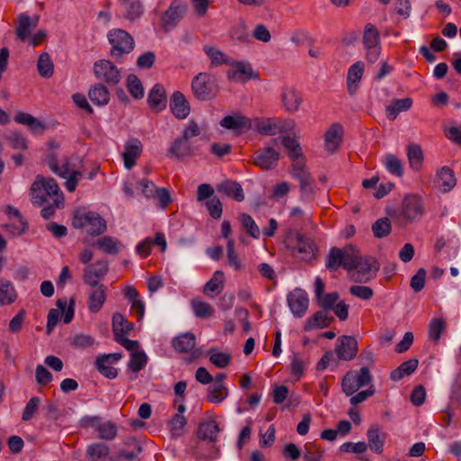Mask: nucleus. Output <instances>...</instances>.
Masks as SVG:
<instances>
[{
    "mask_svg": "<svg viewBox=\"0 0 461 461\" xmlns=\"http://www.w3.org/2000/svg\"><path fill=\"white\" fill-rule=\"evenodd\" d=\"M325 265L330 271H336L342 267L348 271L355 281L360 283L375 278L380 267L375 258L361 256L353 246L343 249L331 248L326 257Z\"/></svg>",
    "mask_w": 461,
    "mask_h": 461,
    "instance_id": "1",
    "label": "nucleus"
},
{
    "mask_svg": "<svg viewBox=\"0 0 461 461\" xmlns=\"http://www.w3.org/2000/svg\"><path fill=\"white\" fill-rule=\"evenodd\" d=\"M32 202L35 205H43L45 202L53 200L56 197H63L59 194L58 184L53 178H44L41 176H37L36 180L32 183L30 188Z\"/></svg>",
    "mask_w": 461,
    "mask_h": 461,
    "instance_id": "2",
    "label": "nucleus"
},
{
    "mask_svg": "<svg viewBox=\"0 0 461 461\" xmlns=\"http://www.w3.org/2000/svg\"><path fill=\"white\" fill-rule=\"evenodd\" d=\"M77 229L86 228L90 235H100L106 230V221L95 212H77L72 221Z\"/></svg>",
    "mask_w": 461,
    "mask_h": 461,
    "instance_id": "3",
    "label": "nucleus"
},
{
    "mask_svg": "<svg viewBox=\"0 0 461 461\" xmlns=\"http://www.w3.org/2000/svg\"><path fill=\"white\" fill-rule=\"evenodd\" d=\"M108 40L112 45L110 54L116 60L134 49L133 38L124 30L113 29L110 31Z\"/></svg>",
    "mask_w": 461,
    "mask_h": 461,
    "instance_id": "4",
    "label": "nucleus"
},
{
    "mask_svg": "<svg viewBox=\"0 0 461 461\" xmlns=\"http://www.w3.org/2000/svg\"><path fill=\"white\" fill-rule=\"evenodd\" d=\"M50 168L57 175L67 178L65 183L66 188L72 193L76 190L77 181L81 173L77 170L71 169L69 162L66 160L61 167L59 166L58 159L55 156L50 155L47 158Z\"/></svg>",
    "mask_w": 461,
    "mask_h": 461,
    "instance_id": "5",
    "label": "nucleus"
},
{
    "mask_svg": "<svg viewBox=\"0 0 461 461\" xmlns=\"http://www.w3.org/2000/svg\"><path fill=\"white\" fill-rule=\"evenodd\" d=\"M187 11V5L183 0H173L168 8L161 16V28L164 32H169L176 28L184 18Z\"/></svg>",
    "mask_w": 461,
    "mask_h": 461,
    "instance_id": "6",
    "label": "nucleus"
},
{
    "mask_svg": "<svg viewBox=\"0 0 461 461\" xmlns=\"http://www.w3.org/2000/svg\"><path fill=\"white\" fill-rule=\"evenodd\" d=\"M287 244L293 249L294 255L305 261L312 259L316 250L314 242L299 232L290 235L287 239Z\"/></svg>",
    "mask_w": 461,
    "mask_h": 461,
    "instance_id": "7",
    "label": "nucleus"
},
{
    "mask_svg": "<svg viewBox=\"0 0 461 461\" xmlns=\"http://www.w3.org/2000/svg\"><path fill=\"white\" fill-rule=\"evenodd\" d=\"M363 43L366 52V59L370 63L375 62L381 53L380 34L371 23L365 26Z\"/></svg>",
    "mask_w": 461,
    "mask_h": 461,
    "instance_id": "8",
    "label": "nucleus"
},
{
    "mask_svg": "<svg viewBox=\"0 0 461 461\" xmlns=\"http://www.w3.org/2000/svg\"><path fill=\"white\" fill-rule=\"evenodd\" d=\"M226 77L230 81L245 83L251 78L257 77V74L253 71L249 62L245 60L238 61L232 59L226 71Z\"/></svg>",
    "mask_w": 461,
    "mask_h": 461,
    "instance_id": "9",
    "label": "nucleus"
},
{
    "mask_svg": "<svg viewBox=\"0 0 461 461\" xmlns=\"http://www.w3.org/2000/svg\"><path fill=\"white\" fill-rule=\"evenodd\" d=\"M194 95L200 100H209L215 95V86L212 77L207 73H199L192 80Z\"/></svg>",
    "mask_w": 461,
    "mask_h": 461,
    "instance_id": "10",
    "label": "nucleus"
},
{
    "mask_svg": "<svg viewBox=\"0 0 461 461\" xmlns=\"http://www.w3.org/2000/svg\"><path fill=\"white\" fill-rule=\"evenodd\" d=\"M94 73L99 80L115 86L121 80V73L110 60L101 59L94 64Z\"/></svg>",
    "mask_w": 461,
    "mask_h": 461,
    "instance_id": "11",
    "label": "nucleus"
},
{
    "mask_svg": "<svg viewBox=\"0 0 461 461\" xmlns=\"http://www.w3.org/2000/svg\"><path fill=\"white\" fill-rule=\"evenodd\" d=\"M195 336L191 332H185L179 335L173 340L174 348L179 353H190L185 359L187 363H192L202 355V351L195 347Z\"/></svg>",
    "mask_w": 461,
    "mask_h": 461,
    "instance_id": "12",
    "label": "nucleus"
},
{
    "mask_svg": "<svg viewBox=\"0 0 461 461\" xmlns=\"http://www.w3.org/2000/svg\"><path fill=\"white\" fill-rule=\"evenodd\" d=\"M109 271L107 260H98L93 265L85 267L83 273V281L88 286L102 285L100 280L104 278Z\"/></svg>",
    "mask_w": 461,
    "mask_h": 461,
    "instance_id": "13",
    "label": "nucleus"
},
{
    "mask_svg": "<svg viewBox=\"0 0 461 461\" xmlns=\"http://www.w3.org/2000/svg\"><path fill=\"white\" fill-rule=\"evenodd\" d=\"M83 421L86 426L95 429L102 439L113 440L117 436V427L112 421H103L98 416L87 417Z\"/></svg>",
    "mask_w": 461,
    "mask_h": 461,
    "instance_id": "14",
    "label": "nucleus"
},
{
    "mask_svg": "<svg viewBox=\"0 0 461 461\" xmlns=\"http://www.w3.org/2000/svg\"><path fill=\"white\" fill-rule=\"evenodd\" d=\"M221 126L238 131L241 133L249 129L259 130V122L256 119L251 121L248 117L244 116H231L228 115L223 117L220 122Z\"/></svg>",
    "mask_w": 461,
    "mask_h": 461,
    "instance_id": "15",
    "label": "nucleus"
},
{
    "mask_svg": "<svg viewBox=\"0 0 461 461\" xmlns=\"http://www.w3.org/2000/svg\"><path fill=\"white\" fill-rule=\"evenodd\" d=\"M357 341L351 336H340L336 340L335 352L339 360L353 359L357 352Z\"/></svg>",
    "mask_w": 461,
    "mask_h": 461,
    "instance_id": "16",
    "label": "nucleus"
},
{
    "mask_svg": "<svg viewBox=\"0 0 461 461\" xmlns=\"http://www.w3.org/2000/svg\"><path fill=\"white\" fill-rule=\"evenodd\" d=\"M287 303L292 313L295 317H303L309 306L307 293L300 288H296L288 294Z\"/></svg>",
    "mask_w": 461,
    "mask_h": 461,
    "instance_id": "17",
    "label": "nucleus"
},
{
    "mask_svg": "<svg viewBox=\"0 0 461 461\" xmlns=\"http://www.w3.org/2000/svg\"><path fill=\"white\" fill-rule=\"evenodd\" d=\"M280 100L283 108L289 113L297 112L303 103L301 93L293 86L282 87Z\"/></svg>",
    "mask_w": 461,
    "mask_h": 461,
    "instance_id": "18",
    "label": "nucleus"
},
{
    "mask_svg": "<svg viewBox=\"0 0 461 461\" xmlns=\"http://www.w3.org/2000/svg\"><path fill=\"white\" fill-rule=\"evenodd\" d=\"M344 130L339 123H332L324 135V149L330 153L337 152L341 145Z\"/></svg>",
    "mask_w": 461,
    "mask_h": 461,
    "instance_id": "19",
    "label": "nucleus"
},
{
    "mask_svg": "<svg viewBox=\"0 0 461 461\" xmlns=\"http://www.w3.org/2000/svg\"><path fill=\"white\" fill-rule=\"evenodd\" d=\"M121 358V353H112L98 356L95 360V367L98 372L104 377L113 379L117 376L118 372L116 368L111 366V364L119 361Z\"/></svg>",
    "mask_w": 461,
    "mask_h": 461,
    "instance_id": "20",
    "label": "nucleus"
},
{
    "mask_svg": "<svg viewBox=\"0 0 461 461\" xmlns=\"http://www.w3.org/2000/svg\"><path fill=\"white\" fill-rule=\"evenodd\" d=\"M423 213L421 200L415 194H407L404 196L401 214L407 220H414Z\"/></svg>",
    "mask_w": 461,
    "mask_h": 461,
    "instance_id": "21",
    "label": "nucleus"
},
{
    "mask_svg": "<svg viewBox=\"0 0 461 461\" xmlns=\"http://www.w3.org/2000/svg\"><path fill=\"white\" fill-rule=\"evenodd\" d=\"M124 148L122 153L124 167L131 169L136 165L137 158L140 157L143 146L139 139L131 138L125 142Z\"/></svg>",
    "mask_w": 461,
    "mask_h": 461,
    "instance_id": "22",
    "label": "nucleus"
},
{
    "mask_svg": "<svg viewBox=\"0 0 461 461\" xmlns=\"http://www.w3.org/2000/svg\"><path fill=\"white\" fill-rule=\"evenodd\" d=\"M87 307L90 312L96 313L102 308L107 297V287L104 285L89 286Z\"/></svg>",
    "mask_w": 461,
    "mask_h": 461,
    "instance_id": "23",
    "label": "nucleus"
},
{
    "mask_svg": "<svg viewBox=\"0 0 461 461\" xmlns=\"http://www.w3.org/2000/svg\"><path fill=\"white\" fill-rule=\"evenodd\" d=\"M435 187L442 193H448L456 185L454 172L448 167H443L437 171L434 181Z\"/></svg>",
    "mask_w": 461,
    "mask_h": 461,
    "instance_id": "24",
    "label": "nucleus"
},
{
    "mask_svg": "<svg viewBox=\"0 0 461 461\" xmlns=\"http://www.w3.org/2000/svg\"><path fill=\"white\" fill-rule=\"evenodd\" d=\"M293 176L299 181L303 194H310L313 192V181L305 170L303 161L293 163Z\"/></svg>",
    "mask_w": 461,
    "mask_h": 461,
    "instance_id": "25",
    "label": "nucleus"
},
{
    "mask_svg": "<svg viewBox=\"0 0 461 461\" xmlns=\"http://www.w3.org/2000/svg\"><path fill=\"white\" fill-rule=\"evenodd\" d=\"M171 112L177 119H185L190 113V106L185 95L176 91L173 93L170 104Z\"/></svg>",
    "mask_w": 461,
    "mask_h": 461,
    "instance_id": "26",
    "label": "nucleus"
},
{
    "mask_svg": "<svg viewBox=\"0 0 461 461\" xmlns=\"http://www.w3.org/2000/svg\"><path fill=\"white\" fill-rule=\"evenodd\" d=\"M194 153L191 142L184 137L176 138L168 149L167 156L174 157L177 159L190 157Z\"/></svg>",
    "mask_w": 461,
    "mask_h": 461,
    "instance_id": "27",
    "label": "nucleus"
},
{
    "mask_svg": "<svg viewBox=\"0 0 461 461\" xmlns=\"http://www.w3.org/2000/svg\"><path fill=\"white\" fill-rule=\"evenodd\" d=\"M365 65L362 61H357L351 65L348 71L347 83L348 90L350 95H353L359 86V83L364 75Z\"/></svg>",
    "mask_w": 461,
    "mask_h": 461,
    "instance_id": "28",
    "label": "nucleus"
},
{
    "mask_svg": "<svg viewBox=\"0 0 461 461\" xmlns=\"http://www.w3.org/2000/svg\"><path fill=\"white\" fill-rule=\"evenodd\" d=\"M148 104L149 108L156 113L165 109L167 104L166 91L161 85L156 84L152 87L148 96Z\"/></svg>",
    "mask_w": 461,
    "mask_h": 461,
    "instance_id": "29",
    "label": "nucleus"
},
{
    "mask_svg": "<svg viewBox=\"0 0 461 461\" xmlns=\"http://www.w3.org/2000/svg\"><path fill=\"white\" fill-rule=\"evenodd\" d=\"M40 21L38 15H34L32 18L25 14H20L18 16V25L15 32L17 37L21 41H25L30 35V30L35 28Z\"/></svg>",
    "mask_w": 461,
    "mask_h": 461,
    "instance_id": "30",
    "label": "nucleus"
},
{
    "mask_svg": "<svg viewBox=\"0 0 461 461\" xmlns=\"http://www.w3.org/2000/svg\"><path fill=\"white\" fill-rule=\"evenodd\" d=\"M217 191L238 202L244 200L243 189L237 181L224 180L217 185Z\"/></svg>",
    "mask_w": 461,
    "mask_h": 461,
    "instance_id": "31",
    "label": "nucleus"
},
{
    "mask_svg": "<svg viewBox=\"0 0 461 461\" xmlns=\"http://www.w3.org/2000/svg\"><path fill=\"white\" fill-rule=\"evenodd\" d=\"M203 52L206 54L211 62L212 68H216L221 65L229 66L232 58L222 52L220 49L212 45H204L203 47Z\"/></svg>",
    "mask_w": 461,
    "mask_h": 461,
    "instance_id": "32",
    "label": "nucleus"
},
{
    "mask_svg": "<svg viewBox=\"0 0 461 461\" xmlns=\"http://www.w3.org/2000/svg\"><path fill=\"white\" fill-rule=\"evenodd\" d=\"M412 105L411 98L395 99L391 102L385 108L386 117L393 121L397 118L398 114L402 112L408 111Z\"/></svg>",
    "mask_w": 461,
    "mask_h": 461,
    "instance_id": "33",
    "label": "nucleus"
},
{
    "mask_svg": "<svg viewBox=\"0 0 461 461\" xmlns=\"http://www.w3.org/2000/svg\"><path fill=\"white\" fill-rule=\"evenodd\" d=\"M224 288V274L221 270L214 272L212 277L205 284L203 293L214 297L220 294Z\"/></svg>",
    "mask_w": 461,
    "mask_h": 461,
    "instance_id": "34",
    "label": "nucleus"
},
{
    "mask_svg": "<svg viewBox=\"0 0 461 461\" xmlns=\"http://www.w3.org/2000/svg\"><path fill=\"white\" fill-rule=\"evenodd\" d=\"M133 446L132 450H120L110 457L111 461H139V456L143 448L141 445L134 438L131 439L130 446Z\"/></svg>",
    "mask_w": 461,
    "mask_h": 461,
    "instance_id": "35",
    "label": "nucleus"
},
{
    "mask_svg": "<svg viewBox=\"0 0 461 461\" xmlns=\"http://www.w3.org/2000/svg\"><path fill=\"white\" fill-rule=\"evenodd\" d=\"M285 127L278 118H261V136H275L284 131Z\"/></svg>",
    "mask_w": 461,
    "mask_h": 461,
    "instance_id": "36",
    "label": "nucleus"
},
{
    "mask_svg": "<svg viewBox=\"0 0 461 461\" xmlns=\"http://www.w3.org/2000/svg\"><path fill=\"white\" fill-rule=\"evenodd\" d=\"M366 436L368 439V444H366L367 447L375 453H382L384 444V435L380 432V429L377 427H372L367 430Z\"/></svg>",
    "mask_w": 461,
    "mask_h": 461,
    "instance_id": "37",
    "label": "nucleus"
},
{
    "mask_svg": "<svg viewBox=\"0 0 461 461\" xmlns=\"http://www.w3.org/2000/svg\"><path fill=\"white\" fill-rule=\"evenodd\" d=\"M88 96L97 105L107 104L110 100V93L107 87L101 84L93 86L88 92Z\"/></svg>",
    "mask_w": 461,
    "mask_h": 461,
    "instance_id": "38",
    "label": "nucleus"
},
{
    "mask_svg": "<svg viewBox=\"0 0 461 461\" xmlns=\"http://www.w3.org/2000/svg\"><path fill=\"white\" fill-rule=\"evenodd\" d=\"M133 328V324L126 320V318L116 312L113 316V331L114 338L122 336L131 331Z\"/></svg>",
    "mask_w": 461,
    "mask_h": 461,
    "instance_id": "39",
    "label": "nucleus"
},
{
    "mask_svg": "<svg viewBox=\"0 0 461 461\" xmlns=\"http://www.w3.org/2000/svg\"><path fill=\"white\" fill-rule=\"evenodd\" d=\"M110 453V448L104 443H93L87 447L86 456L89 461H102Z\"/></svg>",
    "mask_w": 461,
    "mask_h": 461,
    "instance_id": "40",
    "label": "nucleus"
},
{
    "mask_svg": "<svg viewBox=\"0 0 461 461\" xmlns=\"http://www.w3.org/2000/svg\"><path fill=\"white\" fill-rule=\"evenodd\" d=\"M407 157L410 167L413 170H419L423 161V152L421 147L416 143H411L407 146Z\"/></svg>",
    "mask_w": 461,
    "mask_h": 461,
    "instance_id": "41",
    "label": "nucleus"
},
{
    "mask_svg": "<svg viewBox=\"0 0 461 461\" xmlns=\"http://www.w3.org/2000/svg\"><path fill=\"white\" fill-rule=\"evenodd\" d=\"M279 160V153L273 147H266L261 150V169H273Z\"/></svg>",
    "mask_w": 461,
    "mask_h": 461,
    "instance_id": "42",
    "label": "nucleus"
},
{
    "mask_svg": "<svg viewBox=\"0 0 461 461\" xmlns=\"http://www.w3.org/2000/svg\"><path fill=\"white\" fill-rule=\"evenodd\" d=\"M17 297L11 282L0 278V305L11 304Z\"/></svg>",
    "mask_w": 461,
    "mask_h": 461,
    "instance_id": "43",
    "label": "nucleus"
},
{
    "mask_svg": "<svg viewBox=\"0 0 461 461\" xmlns=\"http://www.w3.org/2000/svg\"><path fill=\"white\" fill-rule=\"evenodd\" d=\"M330 320L327 310L317 312L313 316L309 318L305 323V330H311L314 329H322L329 325Z\"/></svg>",
    "mask_w": 461,
    "mask_h": 461,
    "instance_id": "44",
    "label": "nucleus"
},
{
    "mask_svg": "<svg viewBox=\"0 0 461 461\" xmlns=\"http://www.w3.org/2000/svg\"><path fill=\"white\" fill-rule=\"evenodd\" d=\"M238 220L240 223L241 229L248 235H249L250 237H252L254 239H258V227L256 221H254V219L250 215H249L245 212L240 213L238 216Z\"/></svg>",
    "mask_w": 461,
    "mask_h": 461,
    "instance_id": "45",
    "label": "nucleus"
},
{
    "mask_svg": "<svg viewBox=\"0 0 461 461\" xmlns=\"http://www.w3.org/2000/svg\"><path fill=\"white\" fill-rule=\"evenodd\" d=\"M37 69L42 77L49 78L53 75L54 65L47 52H43L40 55L37 62Z\"/></svg>",
    "mask_w": 461,
    "mask_h": 461,
    "instance_id": "46",
    "label": "nucleus"
},
{
    "mask_svg": "<svg viewBox=\"0 0 461 461\" xmlns=\"http://www.w3.org/2000/svg\"><path fill=\"white\" fill-rule=\"evenodd\" d=\"M218 432L219 427L214 420L203 422L200 424L198 429L199 438L202 439H208L210 441H215Z\"/></svg>",
    "mask_w": 461,
    "mask_h": 461,
    "instance_id": "47",
    "label": "nucleus"
},
{
    "mask_svg": "<svg viewBox=\"0 0 461 461\" xmlns=\"http://www.w3.org/2000/svg\"><path fill=\"white\" fill-rule=\"evenodd\" d=\"M229 392L224 384H213L208 388L207 400L212 403H220L228 397Z\"/></svg>",
    "mask_w": 461,
    "mask_h": 461,
    "instance_id": "48",
    "label": "nucleus"
},
{
    "mask_svg": "<svg viewBox=\"0 0 461 461\" xmlns=\"http://www.w3.org/2000/svg\"><path fill=\"white\" fill-rule=\"evenodd\" d=\"M95 244L106 254L116 255L120 251V242L110 236L98 239Z\"/></svg>",
    "mask_w": 461,
    "mask_h": 461,
    "instance_id": "49",
    "label": "nucleus"
},
{
    "mask_svg": "<svg viewBox=\"0 0 461 461\" xmlns=\"http://www.w3.org/2000/svg\"><path fill=\"white\" fill-rule=\"evenodd\" d=\"M282 143L289 152V157L293 159L294 163L296 161H303L302 149L297 140L291 137L282 138Z\"/></svg>",
    "mask_w": 461,
    "mask_h": 461,
    "instance_id": "50",
    "label": "nucleus"
},
{
    "mask_svg": "<svg viewBox=\"0 0 461 461\" xmlns=\"http://www.w3.org/2000/svg\"><path fill=\"white\" fill-rule=\"evenodd\" d=\"M208 355L210 357V361L219 368L228 366L231 359V356L230 354L221 352L216 348L209 349Z\"/></svg>",
    "mask_w": 461,
    "mask_h": 461,
    "instance_id": "51",
    "label": "nucleus"
},
{
    "mask_svg": "<svg viewBox=\"0 0 461 461\" xmlns=\"http://www.w3.org/2000/svg\"><path fill=\"white\" fill-rule=\"evenodd\" d=\"M383 163L391 174L401 176L403 173L401 160L393 154H386L383 159Z\"/></svg>",
    "mask_w": 461,
    "mask_h": 461,
    "instance_id": "52",
    "label": "nucleus"
},
{
    "mask_svg": "<svg viewBox=\"0 0 461 461\" xmlns=\"http://www.w3.org/2000/svg\"><path fill=\"white\" fill-rule=\"evenodd\" d=\"M147 362L148 357L143 351H135L131 353L128 366L132 372L138 373L145 367Z\"/></svg>",
    "mask_w": 461,
    "mask_h": 461,
    "instance_id": "53",
    "label": "nucleus"
},
{
    "mask_svg": "<svg viewBox=\"0 0 461 461\" xmlns=\"http://www.w3.org/2000/svg\"><path fill=\"white\" fill-rule=\"evenodd\" d=\"M186 425V419L180 413H176L168 422V426L173 437L177 438L182 435V431Z\"/></svg>",
    "mask_w": 461,
    "mask_h": 461,
    "instance_id": "54",
    "label": "nucleus"
},
{
    "mask_svg": "<svg viewBox=\"0 0 461 461\" xmlns=\"http://www.w3.org/2000/svg\"><path fill=\"white\" fill-rule=\"evenodd\" d=\"M127 88L135 99L142 98L144 89L140 80L135 75H129L127 78Z\"/></svg>",
    "mask_w": 461,
    "mask_h": 461,
    "instance_id": "55",
    "label": "nucleus"
},
{
    "mask_svg": "<svg viewBox=\"0 0 461 461\" xmlns=\"http://www.w3.org/2000/svg\"><path fill=\"white\" fill-rule=\"evenodd\" d=\"M63 204V197H56L53 200H49L45 202L43 205H40L42 207L41 214L44 219L51 218L56 212V209L59 208Z\"/></svg>",
    "mask_w": 461,
    "mask_h": 461,
    "instance_id": "56",
    "label": "nucleus"
},
{
    "mask_svg": "<svg viewBox=\"0 0 461 461\" xmlns=\"http://www.w3.org/2000/svg\"><path fill=\"white\" fill-rule=\"evenodd\" d=\"M445 326L446 322L443 319H432L429 324V338L434 342H438Z\"/></svg>",
    "mask_w": 461,
    "mask_h": 461,
    "instance_id": "57",
    "label": "nucleus"
},
{
    "mask_svg": "<svg viewBox=\"0 0 461 461\" xmlns=\"http://www.w3.org/2000/svg\"><path fill=\"white\" fill-rule=\"evenodd\" d=\"M193 310L194 312L195 316L199 318H206L211 316L213 312L212 307L200 299H194L191 302Z\"/></svg>",
    "mask_w": 461,
    "mask_h": 461,
    "instance_id": "58",
    "label": "nucleus"
},
{
    "mask_svg": "<svg viewBox=\"0 0 461 461\" xmlns=\"http://www.w3.org/2000/svg\"><path fill=\"white\" fill-rule=\"evenodd\" d=\"M341 385L344 393L348 396L353 395L361 387L358 385L356 378H354L353 371H349L346 374Z\"/></svg>",
    "mask_w": 461,
    "mask_h": 461,
    "instance_id": "59",
    "label": "nucleus"
},
{
    "mask_svg": "<svg viewBox=\"0 0 461 461\" xmlns=\"http://www.w3.org/2000/svg\"><path fill=\"white\" fill-rule=\"evenodd\" d=\"M95 342V340L92 336L84 333H77L73 337L71 345L75 348L85 349L93 347Z\"/></svg>",
    "mask_w": 461,
    "mask_h": 461,
    "instance_id": "60",
    "label": "nucleus"
},
{
    "mask_svg": "<svg viewBox=\"0 0 461 461\" xmlns=\"http://www.w3.org/2000/svg\"><path fill=\"white\" fill-rule=\"evenodd\" d=\"M307 364V361L300 356L296 354L293 355L291 360V373L296 380H299L302 377Z\"/></svg>",
    "mask_w": 461,
    "mask_h": 461,
    "instance_id": "61",
    "label": "nucleus"
},
{
    "mask_svg": "<svg viewBox=\"0 0 461 461\" xmlns=\"http://www.w3.org/2000/svg\"><path fill=\"white\" fill-rule=\"evenodd\" d=\"M372 230L376 238H384L391 231V223L387 218L377 220L372 226Z\"/></svg>",
    "mask_w": 461,
    "mask_h": 461,
    "instance_id": "62",
    "label": "nucleus"
},
{
    "mask_svg": "<svg viewBox=\"0 0 461 461\" xmlns=\"http://www.w3.org/2000/svg\"><path fill=\"white\" fill-rule=\"evenodd\" d=\"M137 188L140 190L141 194L146 198L155 197V192L157 191V186L155 185V184L152 181H150L147 178H143L137 183Z\"/></svg>",
    "mask_w": 461,
    "mask_h": 461,
    "instance_id": "63",
    "label": "nucleus"
},
{
    "mask_svg": "<svg viewBox=\"0 0 461 461\" xmlns=\"http://www.w3.org/2000/svg\"><path fill=\"white\" fill-rule=\"evenodd\" d=\"M230 37L240 41L247 42L249 40V32L246 24L241 22L230 32Z\"/></svg>",
    "mask_w": 461,
    "mask_h": 461,
    "instance_id": "64",
    "label": "nucleus"
}]
</instances>
